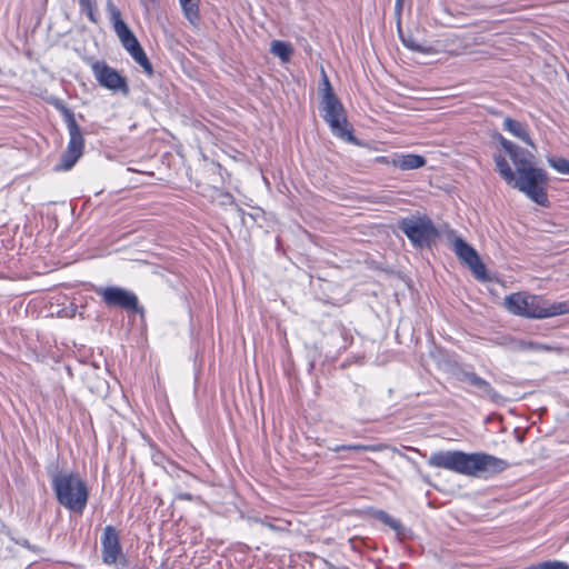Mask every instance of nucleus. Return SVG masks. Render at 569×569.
<instances>
[{
  "instance_id": "1",
  "label": "nucleus",
  "mask_w": 569,
  "mask_h": 569,
  "mask_svg": "<svg viewBox=\"0 0 569 569\" xmlns=\"http://www.w3.org/2000/svg\"><path fill=\"white\" fill-rule=\"evenodd\" d=\"M497 140L508 153L516 168L513 171L505 156L496 153L493 160L501 178L513 189L526 194L531 201L547 207L549 203L547 172L533 164V154L531 152L520 148L501 134L497 136Z\"/></svg>"
},
{
  "instance_id": "2",
  "label": "nucleus",
  "mask_w": 569,
  "mask_h": 569,
  "mask_svg": "<svg viewBox=\"0 0 569 569\" xmlns=\"http://www.w3.org/2000/svg\"><path fill=\"white\" fill-rule=\"evenodd\" d=\"M429 465L466 476L499 473L509 467L506 460L489 453H467L458 450L435 452L429 458Z\"/></svg>"
},
{
  "instance_id": "3",
  "label": "nucleus",
  "mask_w": 569,
  "mask_h": 569,
  "mask_svg": "<svg viewBox=\"0 0 569 569\" xmlns=\"http://www.w3.org/2000/svg\"><path fill=\"white\" fill-rule=\"evenodd\" d=\"M51 487L57 501L71 512L81 515L88 503L89 490L86 481L74 471L48 468Z\"/></svg>"
},
{
  "instance_id": "4",
  "label": "nucleus",
  "mask_w": 569,
  "mask_h": 569,
  "mask_svg": "<svg viewBox=\"0 0 569 569\" xmlns=\"http://www.w3.org/2000/svg\"><path fill=\"white\" fill-rule=\"evenodd\" d=\"M503 305L510 313L525 318L545 319L557 316V301H550L539 295L510 293L505 297Z\"/></svg>"
},
{
  "instance_id": "5",
  "label": "nucleus",
  "mask_w": 569,
  "mask_h": 569,
  "mask_svg": "<svg viewBox=\"0 0 569 569\" xmlns=\"http://www.w3.org/2000/svg\"><path fill=\"white\" fill-rule=\"evenodd\" d=\"M322 93L321 111L323 120L329 124L331 132L341 139L352 141L355 137L348 127V120L345 108L335 94L330 81L322 70Z\"/></svg>"
},
{
  "instance_id": "6",
  "label": "nucleus",
  "mask_w": 569,
  "mask_h": 569,
  "mask_svg": "<svg viewBox=\"0 0 569 569\" xmlns=\"http://www.w3.org/2000/svg\"><path fill=\"white\" fill-rule=\"evenodd\" d=\"M62 112L69 131V142L56 169L68 171L82 156L84 149V138L72 111L63 108Z\"/></svg>"
},
{
  "instance_id": "7",
  "label": "nucleus",
  "mask_w": 569,
  "mask_h": 569,
  "mask_svg": "<svg viewBox=\"0 0 569 569\" xmlns=\"http://www.w3.org/2000/svg\"><path fill=\"white\" fill-rule=\"evenodd\" d=\"M399 229L416 248L429 247L438 236L431 219L426 216L403 218L399 223Z\"/></svg>"
},
{
  "instance_id": "8",
  "label": "nucleus",
  "mask_w": 569,
  "mask_h": 569,
  "mask_svg": "<svg viewBox=\"0 0 569 569\" xmlns=\"http://www.w3.org/2000/svg\"><path fill=\"white\" fill-rule=\"evenodd\" d=\"M91 70L98 83L111 91H119L127 96L129 87L127 79L122 77L116 69L111 68L103 61H96L91 66Z\"/></svg>"
},
{
  "instance_id": "9",
  "label": "nucleus",
  "mask_w": 569,
  "mask_h": 569,
  "mask_svg": "<svg viewBox=\"0 0 569 569\" xmlns=\"http://www.w3.org/2000/svg\"><path fill=\"white\" fill-rule=\"evenodd\" d=\"M453 251L459 260L466 264L478 280L487 279V270L478 252L462 238L453 240Z\"/></svg>"
},
{
  "instance_id": "10",
  "label": "nucleus",
  "mask_w": 569,
  "mask_h": 569,
  "mask_svg": "<svg viewBox=\"0 0 569 569\" xmlns=\"http://www.w3.org/2000/svg\"><path fill=\"white\" fill-rule=\"evenodd\" d=\"M96 292L110 307H120L122 309L134 311L138 308L137 296L120 287L99 288Z\"/></svg>"
},
{
  "instance_id": "11",
  "label": "nucleus",
  "mask_w": 569,
  "mask_h": 569,
  "mask_svg": "<svg viewBox=\"0 0 569 569\" xmlns=\"http://www.w3.org/2000/svg\"><path fill=\"white\" fill-rule=\"evenodd\" d=\"M102 560L107 565H114L123 557L118 530L112 526L103 529L101 537Z\"/></svg>"
},
{
  "instance_id": "12",
  "label": "nucleus",
  "mask_w": 569,
  "mask_h": 569,
  "mask_svg": "<svg viewBox=\"0 0 569 569\" xmlns=\"http://www.w3.org/2000/svg\"><path fill=\"white\" fill-rule=\"evenodd\" d=\"M107 11L109 13V18L112 23L113 30L118 36L121 44L126 47L137 41L136 36L129 29L127 23L122 20L120 10L113 4L111 0L107 1Z\"/></svg>"
},
{
  "instance_id": "13",
  "label": "nucleus",
  "mask_w": 569,
  "mask_h": 569,
  "mask_svg": "<svg viewBox=\"0 0 569 569\" xmlns=\"http://www.w3.org/2000/svg\"><path fill=\"white\" fill-rule=\"evenodd\" d=\"M459 380L466 381L479 390V396L486 397L493 402H499L501 396L491 387V385L472 371H465L460 375Z\"/></svg>"
},
{
  "instance_id": "14",
  "label": "nucleus",
  "mask_w": 569,
  "mask_h": 569,
  "mask_svg": "<svg viewBox=\"0 0 569 569\" xmlns=\"http://www.w3.org/2000/svg\"><path fill=\"white\" fill-rule=\"evenodd\" d=\"M502 129L509 132L511 136L520 139L526 144L535 148V144L528 133V128L525 123L510 117H506L502 122Z\"/></svg>"
},
{
  "instance_id": "15",
  "label": "nucleus",
  "mask_w": 569,
  "mask_h": 569,
  "mask_svg": "<svg viewBox=\"0 0 569 569\" xmlns=\"http://www.w3.org/2000/svg\"><path fill=\"white\" fill-rule=\"evenodd\" d=\"M391 164L400 170H415L426 164V159L420 154L407 153L392 158Z\"/></svg>"
},
{
  "instance_id": "16",
  "label": "nucleus",
  "mask_w": 569,
  "mask_h": 569,
  "mask_svg": "<svg viewBox=\"0 0 569 569\" xmlns=\"http://www.w3.org/2000/svg\"><path fill=\"white\" fill-rule=\"evenodd\" d=\"M123 48L129 52L131 58L143 69L147 74L151 76L153 73L152 64L138 40Z\"/></svg>"
},
{
  "instance_id": "17",
  "label": "nucleus",
  "mask_w": 569,
  "mask_h": 569,
  "mask_svg": "<svg viewBox=\"0 0 569 569\" xmlns=\"http://www.w3.org/2000/svg\"><path fill=\"white\" fill-rule=\"evenodd\" d=\"M184 17L192 26L199 22V3L200 0H179Z\"/></svg>"
},
{
  "instance_id": "18",
  "label": "nucleus",
  "mask_w": 569,
  "mask_h": 569,
  "mask_svg": "<svg viewBox=\"0 0 569 569\" xmlns=\"http://www.w3.org/2000/svg\"><path fill=\"white\" fill-rule=\"evenodd\" d=\"M385 449H387V446L383 443H376V445L351 443V445L335 446V447L330 448V450L333 452H340L341 450L379 452V451H383Z\"/></svg>"
},
{
  "instance_id": "19",
  "label": "nucleus",
  "mask_w": 569,
  "mask_h": 569,
  "mask_svg": "<svg viewBox=\"0 0 569 569\" xmlns=\"http://www.w3.org/2000/svg\"><path fill=\"white\" fill-rule=\"evenodd\" d=\"M270 52L278 57L282 62H288L291 59L293 49L288 42L274 40L271 42Z\"/></svg>"
},
{
  "instance_id": "20",
  "label": "nucleus",
  "mask_w": 569,
  "mask_h": 569,
  "mask_svg": "<svg viewBox=\"0 0 569 569\" xmlns=\"http://www.w3.org/2000/svg\"><path fill=\"white\" fill-rule=\"evenodd\" d=\"M548 163L561 174H569V160L562 157L548 158Z\"/></svg>"
},
{
  "instance_id": "21",
  "label": "nucleus",
  "mask_w": 569,
  "mask_h": 569,
  "mask_svg": "<svg viewBox=\"0 0 569 569\" xmlns=\"http://www.w3.org/2000/svg\"><path fill=\"white\" fill-rule=\"evenodd\" d=\"M80 11L84 13L92 23H98V16L94 10V3L92 0H86L79 2Z\"/></svg>"
},
{
  "instance_id": "22",
  "label": "nucleus",
  "mask_w": 569,
  "mask_h": 569,
  "mask_svg": "<svg viewBox=\"0 0 569 569\" xmlns=\"http://www.w3.org/2000/svg\"><path fill=\"white\" fill-rule=\"evenodd\" d=\"M530 569H569V565L559 560H549L535 566H530Z\"/></svg>"
},
{
  "instance_id": "23",
  "label": "nucleus",
  "mask_w": 569,
  "mask_h": 569,
  "mask_svg": "<svg viewBox=\"0 0 569 569\" xmlns=\"http://www.w3.org/2000/svg\"><path fill=\"white\" fill-rule=\"evenodd\" d=\"M378 517H379V519H380L383 523L388 525L389 527H391V528H393V529H398V528H399V526H400V523H399V521H398L397 519L392 518L391 516H389V515H388L387 512H385V511H380Z\"/></svg>"
},
{
  "instance_id": "24",
  "label": "nucleus",
  "mask_w": 569,
  "mask_h": 569,
  "mask_svg": "<svg viewBox=\"0 0 569 569\" xmlns=\"http://www.w3.org/2000/svg\"><path fill=\"white\" fill-rule=\"evenodd\" d=\"M403 44L416 52H426L425 48L412 39H402Z\"/></svg>"
},
{
  "instance_id": "25",
  "label": "nucleus",
  "mask_w": 569,
  "mask_h": 569,
  "mask_svg": "<svg viewBox=\"0 0 569 569\" xmlns=\"http://www.w3.org/2000/svg\"><path fill=\"white\" fill-rule=\"evenodd\" d=\"M569 313V300L557 301V316Z\"/></svg>"
},
{
  "instance_id": "26",
  "label": "nucleus",
  "mask_w": 569,
  "mask_h": 569,
  "mask_svg": "<svg viewBox=\"0 0 569 569\" xmlns=\"http://www.w3.org/2000/svg\"><path fill=\"white\" fill-rule=\"evenodd\" d=\"M158 2V0H140L141 6L149 10L151 6H154Z\"/></svg>"
},
{
  "instance_id": "27",
  "label": "nucleus",
  "mask_w": 569,
  "mask_h": 569,
  "mask_svg": "<svg viewBox=\"0 0 569 569\" xmlns=\"http://www.w3.org/2000/svg\"><path fill=\"white\" fill-rule=\"evenodd\" d=\"M16 543H18L27 549L34 550V547H32L27 539L16 540Z\"/></svg>"
},
{
  "instance_id": "28",
  "label": "nucleus",
  "mask_w": 569,
  "mask_h": 569,
  "mask_svg": "<svg viewBox=\"0 0 569 569\" xmlns=\"http://www.w3.org/2000/svg\"><path fill=\"white\" fill-rule=\"evenodd\" d=\"M405 0H396V11L400 12Z\"/></svg>"
},
{
  "instance_id": "29",
  "label": "nucleus",
  "mask_w": 569,
  "mask_h": 569,
  "mask_svg": "<svg viewBox=\"0 0 569 569\" xmlns=\"http://www.w3.org/2000/svg\"><path fill=\"white\" fill-rule=\"evenodd\" d=\"M178 497L180 499H183V500H191L192 499L191 493H180Z\"/></svg>"
}]
</instances>
